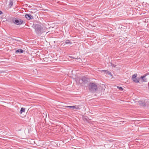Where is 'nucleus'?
I'll use <instances>...</instances> for the list:
<instances>
[{"instance_id":"f3484780","label":"nucleus","mask_w":149,"mask_h":149,"mask_svg":"<svg viewBox=\"0 0 149 149\" xmlns=\"http://www.w3.org/2000/svg\"><path fill=\"white\" fill-rule=\"evenodd\" d=\"M10 4H11V5H13V3H11Z\"/></svg>"},{"instance_id":"6e6552de","label":"nucleus","mask_w":149,"mask_h":149,"mask_svg":"<svg viewBox=\"0 0 149 149\" xmlns=\"http://www.w3.org/2000/svg\"><path fill=\"white\" fill-rule=\"evenodd\" d=\"M139 103L140 106H146V103L144 102H142V101H139Z\"/></svg>"},{"instance_id":"a211bd4d","label":"nucleus","mask_w":149,"mask_h":149,"mask_svg":"<svg viewBox=\"0 0 149 149\" xmlns=\"http://www.w3.org/2000/svg\"><path fill=\"white\" fill-rule=\"evenodd\" d=\"M103 71H106V70H103Z\"/></svg>"},{"instance_id":"f03ea898","label":"nucleus","mask_w":149,"mask_h":149,"mask_svg":"<svg viewBox=\"0 0 149 149\" xmlns=\"http://www.w3.org/2000/svg\"><path fill=\"white\" fill-rule=\"evenodd\" d=\"M12 21V22L15 24L17 25H20L22 24H24L25 22L20 19H17L16 18H13Z\"/></svg>"},{"instance_id":"9d476101","label":"nucleus","mask_w":149,"mask_h":149,"mask_svg":"<svg viewBox=\"0 0 149 149\" xmlns=\"http://www.w3.org/2000/svg\"><path fill=\"white\" fill-rule=\"evenodd\" d=\"M132 80L134 82L137 83L139 82V78H136Z\"/></svg>"},{"instance_id":"0eeeda50","label":"nucleus","mask_w":149,"mask_h":149,"mask_svg":"<svg viewBox=\"0 0 149 149\" xmlns=\"http://www.w3.org/2000/svg\"><path fill=\"white\" fill-rule=\"evenodd\" d=\"M25 17L28 20H30L31 19H33V17L30 14H26Z\"/></svg>"},{"instance_id":"1a4fd4ad","label":"nucleus","mask_w":149,"mask_h":149,"mask_svg":"<svg viewBox=\"0 0 149 149\" xmlns=\"http://www.w3.org/2000/svg\"><path fill=\"white\" fill-rule=\"evenodd\" d=\"M23 51L22 49H19L17 50L16 51V53L21 54L23 52Z\"/></svg>"},{"instance_id":"20e7f679","label":"nucleus","mask_w":149,"mask_h":149,"mask_svg":"<svg viewBox=\"0 0 149 149\" xmlns=\"http://www.w3.org/2000/svg\"><path fill=\"white\" fill-rule=\"evenodd\" d=\"M80 81H81L84 84H88V79L85 77H82L81 79L79 80Z\"/></svg>"},{"instance_id":"dca6fc26","label":"nucleus","mask_w":149,"mask_h":149,"mask_svg":"<svg viewBox=\"0 0 149 149\" xmlns=\"http://www.w3.org/2000/svg\"><path fill=\"white\" fill-rule=\"evenodd\" d=\"M71 57V58H74V59H76V58H73V57Z\"/></svg>"},{"instance_id":"f257e3e1","label":"nucleus","mask_w":149,"mask_h":149,"mask_svg":"<svg viewBox=\"0 0 149 149\" xmlns=\"http://www.w3.org/2000/svg\"><path fill=\"white\" fill-rule=\"evenodd\" d=\"M89 90L92 93H94L97 90V86L95 83H90L88 85Z\"/></svg>"},{"instance_id":"39448f33","label":"nucleus","mask_w":149,"mask_h":149,"mask_svg":"<svg viewBox=\"0 0 149 149\" xmlns=\"http://www.w3.org/2000/svg\"><path fill=\"white\" fill-rule=\"evenodd\" d=\"M149 74V73H146V74H145L144 75L141 76V77L140 78L143 79V81L146 82L147 81V79H143L144 78H145L146 76H147Z\"/></svg>"},{"instance_id":"4468645a","label":"nucleus","mask_w":149,"mask_h":149,"mask_svg":"<svg viewBox=\"0 0 149 149\" xmlns=\"http://www.w3.org/2000/svg\"><path fill=\"white\" fill-rule=\"evenodd\" d=\"M117 88L118 89L121 91H122L123 90V88L121 87L118 86Z\"/></svg>"},{"instance_id":"2eb2a0df","label":"nucleus","mask_w":149,"mask_h":149,"mask_svg":"<svg viewBox=\"0 0 149 149\" xmlns=\"http://www.w3.org/2000/svg\"><path fill=\"white\" fill-rule=\"evenodd\" d=\"M2 12L0 10V15L2 14Z\"/></svg>"},{"instance_id":"423d86ee","label":"nucleus","mask_w":149,"mask_h":149,"mask_svg":"<svg viewBox=\"0 0 149 149\" xmlns=\"http://www.w3.org/2000/svg\"><path fill=\"white\" fill-rule=\"evenodd\" d=\"M67 108H72L73 109H79V107L78 106H67L66 107Z\"/></svg>"},{"instance_id":"7ed1b4c3","label":"nucleus","mask_w":149,"mask_h":149,"mask_svg":"<svg viewBox=\"0 0 149 149\" xmlns=\"http://www.w3.org/2000/svg\"><path fill=\"white\" fill-rule=\"evenodd\" d=\"M34 28L35 30V32L38 35H40L42 33V28L41 25L36 24L34 26Z\"/></svg>"},{"instance_id":"f8f14e48","label":"nucleus","mask_w":149,"mask_h":149,"mask_svg":"<svg viewBox=\"0 0 149 149\" xmlns=\"http://www.w3.org/2000/svg\"><path fill=\"white\" fill-rule=\"evenodd\" d=\"M25 109L24 108H21L20 111V113L21 114L23 112H25Z\"/></svg>"},{"instance_id":"ddd939ff","label":"nucleus","mask_w":149,"mask_h":149,"mask_svg":"<svg viewBox=\"0 0 149 149\" xmlns=\"http://www.w3.org/2000/svg\"><path fill=\"white\" fill-rule=\"evenodd\" d=\"M136 76H137L136 74H134L132 76V80H133V79H135V78H136Z\"/></svg>"},{"instance_id":"9b49d317","label":"nucleus","mask_w":149,"mask_h":149,"mask_svg":"<svg viewBox=\"0 0 149 149\" xmlns=\"http://www.w3.org/2000/svg\"><path fill=\"white\" fill-rule=\"evenodd\" d=\"M65 42L66 44H72V42L69 40H65Z\"/></svg>"}]
</instances>
